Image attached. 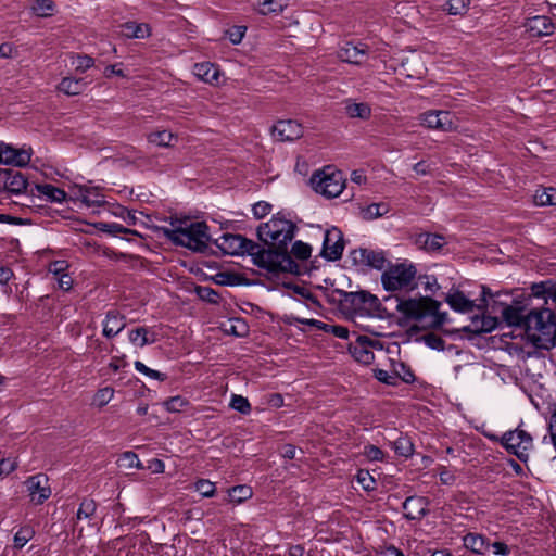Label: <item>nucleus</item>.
<instances>
[{"label": "nucleus", "mask_w": 556, "mask_h": 556, "mask_svg": "<svg viewBox=\"0 0 556 556\" xmlns=\"http://www.w3.org/2000/svg\"><path fill=\"white\" fill-rule=\"evenodd\" d=\"M212 243L223 255H240L247 253L252 257L254 265L271 274H300V265L288 254L265 250V248L256 242L245 239L240 235L226 232L216 238L211 236V244Z\"/></svg>", "instance_id": "1"}, {"label": "nucleus", "mask_w": 556, "mask_h": 556, "mask_svg": "<svg viewBox=\"0 0 556 556\" xmlns=\"http://www.w3.org/2000/svg\"><path fill=\"white\" fill-rule=\"evenodd\" d=\"M161 231L174 244L186 247L194 252H203L207 248L208 235L204 222L170 218L169 225L162 227Z\"/></svg>", "instance_id": "2"}, {"label": "nucleus", "mask_w": 556, "mask_h": 556, "mask_svg": "<svg viewBox=\"0 0 556 556\" xmlns=\"http://www.w3.org/2000/svg\"><path fill=\"white\" fill-rule=\"evenodd\" d=\"M396 309L407 319L419 323L422 327L439 328L447 319L446 313H441V303L429 296L419 299H395Z\"/></svg>", "instance_id": "3"}, {"label": "nucleus", "mask_w": 556, "mask_h": 556, "mask_svg": "<svg viewBox=\"0 0 556 556\" xmlns=\"http://www.w3.org/2000/svg\"><path fill=\"white\" fill-rule=\"evenodd\" d=\"M525 332L538 346L546 348L556 339V316L548 308L527 313Z\"/></svg>", "instance_id": "4"}, {"label": "nucleus", "mask_w": 556, "mask_h": 556, "mask_svg": "<svg viewBox=\"0 0 556 556\" xmlns=\"http://www.w3.org/2000/svg\"><path fill=\"white\" fill-rule=\"evenodd\" d=\"M294 231L295 225L291 220L274 216L257 228V236L260 240L269 245L267 250L286 253L292 258L287 251V244L293 239Z\"/></svg>", "instance_id": "5"}, {"label": "nucleus", "mask_w": 556, "mask_h": 556, "mask_svg": "<svg viewBox=\"0 0 556 556\" xmlns=\"http://www.w3.org/2000/svg\"><path fill=\"white\" fill-rule=\"evenodd\" d=\"M417 268L407 261L390 264L381 275V283L387 291L414 290Z\"/></svg>", "instance_id": "6"}, {"label": "nucleus", "mask_w": 556, "mask_h": 556, "mask_svg": "<svg viewBox=\"0 0 556 556\" xmlns=\"http://www.w3.org/2000/svg\"><path fill=\"white\" fill-rule=\"evenodd\" d=\"M312 186L317 193L326 198H336L340 195L345 187L343 174L331 167H326L316 172L311 178Z\"/></svg>", "instance_id": "7"}, {"label": "nucleus", "mask_w": 556, "mask_h": 556, "mask_svg": "<svg viewBox=\"0 0 556 556\" xmlns=\"http://www.w3.org/2000/svg\"><path fill=\"white\" fill-rule=\"evenodd\" d=\"M502 443L506 450L516 455L521 462H527L529 451L532 448V437L525 430L517 428L504 433Z\"/></svg>", "instance_id": "8"}, {"label": "nucleus", "mask_w": 556, "mask_h": 556, "mask_svg": "<svg viewBox=\"0 0 556 556\" xmlns=\"http://www.w3.org/2000/svg\"><path fill=\"white\" fill-rule=\"evenodd\" d=\"M421 125L430 129L453 131L458 128V118L450 111H428L420 115Z\"/></svg>", "instance_id": "9"}, {"label": "nucleus", "mask_w": 556, "mask_h": 556, "mask_svg": "<svg viewBox=\"0 0 556 556\" xmlns=\"http://www.w3.org/2000/svg\"><path fill=\"white\" fill-rule=\"evenodd\" d=\"M26 491L30 502L35 505L45 503L51 496L49 479L43 473L30 476L25 481Z\"/></svg>", "instance_id": "10"}, {"label": "nucleus", "mask_w": 556, "mask_h": 556, "mask_svg": "<svg viewBox=\"0 0 556 556\" xmlns=\"http://www.w3.org/2000/svg\"><path fill=\"white\" fill-rule=\"evenodd\" d=\"M344 249L343 235L337 227L324 232L321 255L329 261L341 258Z\"/></svg>", "instance_id": "11"}, {"label": "nucleus", "mask_w": 556, "mask_h": 556, "mask_svg": "<svg viewBox=\"0 0 556 556\" xmlns=\"http://www.w3.org/2000/svg\"><path fill=\"white\" fill-rule=\"evenodd\" d=\"M253 495L252 488L245 484L235 485L225 491H218L214 482H211V498L217 497L223 502L231 504H241L251 498Z\"/></svg>", "instance_id": "12"}, {"label": "nucleus", "mask_w": 556, "mask_h": 556, "mask_svg": "<svg viewBox=\"0 0 556 556\" xmlns=\"http://www.w3.org/2000/svg\"><path fill=\"white\" fill-rule=\"evenodd\" d=\"M344 295L345 301L350 302L354 308H366L370 314L381 316V303L376 295L367 291L346 292Z\"/></svg>", "instance_id": "13"}, {"label": "nucleus", "mask_w": 556, "mask_h": 556, "mask_svg": "<svg viewBox=\"0 0 556 556\" xmlns=\"http://www.w3.org/2000/svg\"><path fill=\"white\" fill-rule=\"evenodd\" d=\"M351 258L356 265H365L378 270H381L388 264L386 254L383 251H376L370 249H356L352 251Z\"/></svg>", "instance_id": "14"}, {"label": "nucleus", "mask_w": 556, "mask_h": 556, "mask_svg": "<svg viewBox=\"0 0 556 556\" xmlns=\"http://www.w3.org/2000/svg\"><path fill=\"white\" fill-rule=\"evenodd\" d=\"M27 179L24 175L13 168L0 169V188L13 194H21L27 189Z\"/></svg>", "instance_id": "15"}, {"label": "nucleus", "mask_w": 556, "mask_h": 556, "mask_svg": "<svg viewBox=\"0 0 556 556\" xmlns=\"http://www.w3.org/2000/svg\"><path fill=\"white\" fill-rule=\"evenodd\" d=\"M275 139L279 141H293L303 136V127L295 121H278L271 129Z\"/></svg>", "instance_id": "16"}, {"label": "nucleus", "mask_w": 556, "mask_h": 556, "mask_svg": "<svg viewBox=\"0 0 556 556\" xmlns=\"http://www.w3.org/2000/svg\"><path fill=\"white\" fill-rule=\"evenodd\" d=\"M368 54V47L365 43L354 45L352 42L344 43L338 55L343 62H348L354 65H363Z\"/></svg>", "instance_id": "17"}, {"label": "nucleus", "mask_w": 556, "mask_h": 556, "mask_svg": "<svg viewBox=\"0 0 556 556\" xmlns=\"http://www.w3.org/2000/svg\"><path fill=\"white\" fill-rule=\"evenodd\" d=\"M523 27L532 37H544L554 34L555 25L548 16L536 15L528 18Z\"/></svg>", "instance_id": "18"}, {"label": "nucleus", "mask_w": 556, "mask_h": 556, "mask_svg": "<svg viewBox=\"0 0 556 556\" xmlns=\"http://www.w3.org/2000/svg\"><path fill=\"white\" fill-rule=\"evenodd\" d=\"M428 498L424 496H408L403 503L404 516L408 520H421L428 514Z\"/></svg>", "instance_id": "19"}, {"label": "nucleus", "mask_w": 556, "mask_h": 556, "mask_svg": "<svg viewBox=\"0 0 556 556\" xmlns=\"http://www.w3.org/2000/svg\"><path fill=\"white\" fill-rule=\"evenodd\" d=\"M30 161V152L26 149H16L2 143L0 164L25 166Z\"/></svg>", "instance_id": "20"}, {"label": "nucleus", "mask_w": 556, "mask_h": 556, "mask_svg": "<svg viewBox=\"0 0 556 556\" xmlns=\"http://www.w3.org/2000/svg\"><path fill=\"white\" fill-rule=\"evenodd\" d=\"M523 391L529 395L531 403L536 409L551 405L554 402L553 395L544 388V384H527Z\"/></svg>", "instance_id": "21"}, {"label": "nucleus", "mask_w": 556, "mask_h": 556, "mask_svg": "<svg viewBox=\"0 0 556 556\" xmlns=\"http://www.w3.org/2000/svg\"><path fill=\"white\" fill-rule=\"evenodd\" d=\"M211 324L215 325L211 327V331L219 330L223 333L236 337H242L247 332V325L239 318H226L220 321H213L211 319Z\"/></svg>", "instance_id": "22"}, {"label": "nucleus", "mask_w": 556, "mask_h": 556, "mask_svg": "<svg viewBox=\"0 0 556 556\" xmlns=\"http://www.w3.org/2000/svg\"><path fill=\"white\" fill-rule=\"evenodd\" d=\"M502 317L507 326H515L525 330L527 313L523 306L519 304L507 305L502 309Z\"/></svg>", "instance_id": "23"}, {"label": "nucleus", "mask_w": 556, "mask_h": 556, "mask_svg": "<svg viewBox=\"0 0 556 556\" xmlns=\"http://www.w3.org/2000/svg\"><path fill=\"white\" fill-rule=\"evenodd\" d=\"M125 317L116 311H109L103 320V336L112 338L125 328Z\"/></svg>", "instance_id": "24"}, {"label": "nucleus", "mask_w": 556, "mask_h": 556, "mask_svg": "<svg viewBox=\"0 0 556 556\" xmlns=\"http://www.w3.org/2000/svg\"><path fill=\"white\" fill-rule=\"evenodd\" d=\"M128 339L135 346L142 348L148 344H152L157 340L155 330L148 327H138L129 330Z\"/></svg>", "instance_id": "25"}, {"label": "nucleus", "mask_w": 556, "mask_h": 556, "mask_svg": "<svg viewBox=\"0 0 556 556\" xmlns=\"http://www.w3.org/2000/svg\"><path fill=\"white\" fill-rule=\"evenodd\" d=\"M415 242L420 249L427 252H439L446 243L443 236L429 232L419 233Z\"/></svg>", "instance_id": "26"}, {"label": "nucleus", "mask_w": 556, "mask_h": 556, "mask_svg": "<svg viewBox=\"0 0 556 556\" xmlns=\"http://www.w3.org/2000/svg\"><path fill=\"white\" fill-rule=\"evenodd\" d=\"M463 544L467 549L477 555H484L490 548L488 538L473 532H469L463 538Z\"/></svg>", "instance_id": "27"}, {"label": "nucleus", "mask_w": 556, "mask_h": 556, "mask_svg": "<svg viewBox=\"0 0 556 556\" xmlns=\"http://www.w3.org/2000/svg\"><path fill=\"white\" fill-rule=\"evenodd\" d=\"M445 301L448 303L451 308L459 313H470L476 306L473 301L467 299L460 291L447 294Z\"/></svg>", "instance_id": "28"}, {"label": "nucleus", "mask_w": 556, "mask_h": 556, "mask_svg": "<svg viewBox=\"0 0 556 556\" xmlns=\"http://www.w3.org/2000/svg\"><path fill=\"white\" fill-rule=\"evenodd\" d=\"M87 86L88 83L85 78L65 77L60 83L59 89L67 96H76L81 93Z\"/></svg>", "instance_id": "29"}, {"label": "nucleus", "mask_w": 556, "mask_h": 556, "mask_svg": "<svg viewBox=\"0 0 556 556\" xmlns=\"http://www.w3.org/2000/svg\"><path fill=\"white\" fill-rule=\"evenodd\" d=\"M345 113L351 118L368 119L371 116V108L365 102L345 101Z\"/></svg>", "instance_id": "30"}, {"label": "nucleus", "mask_w": 556, "mask_h": 556, "mask_svg": "<svg viewBox=\"0 0 556 556\" xmlns=\"http://www.w3.org/2000/svg\"><path fill=\"white\" fill-rule=\"evenodd\" d=\"M498 325V318L490 315L475 316L471 320L472 331L491 332Z\"/></svg>", "instance_id": "31"}, {"label": "nucleus", "mask_w": 556, "mask_h": 556, "mask_svg": "<svg viewBox=\"0 0 556 556\" xmlns=\"http://www.w3.org/2000/svg\"><path fill=\"white\" fill-rule=\"evenodd\" d=\"M35 188L39 194L45 195L46 199L51 202L61 203L66 198V193L64 190L50 184H39L36 185Z\"/></svg>", "instance_id": "32"}, {"label": "nucleus", "mask_w": 556, "mask_h": 556, "mask_svg": "<svg viewBox=\"0 0 556 556\" xmlns=\"http://www.w3.org/2000/svg\"><path fill=\"white\" fill-rule=\"evenodd\" d=\"M55 8L53 0H33L29 10L38 17H50L54 14Z\"/></svg>", "instance_id": "33"}, {"label": "nucleus", "mask_w": 556, "mask_h": 556, "mask_svg": "<svg viewBox=\"0 0 556 556\" xmlns=\"http://www.w3.org/2000/svg\"><path fill=\"white\" fill-rule=\"evenodd\" d=\"M122 28L124 35L128 38L143 39L150 35V27L146 23L127 22L122 25Z\"/></svg>", "instance_id": "34"}, {"label": "nucleus", "mask_w": 556, "mask_h": 556, "mask_svg": "<svg viewBox=\"0 0 556 556\" xmlns=\"http://www.w3.org/2000/svg\"><path fill=\"white\" fill-rule=\"evenodd\" d=\"M288 7V0H262L258 2L257 11L260 14H278Z\"/></svg>", "instance_id": "35"}, {"label": "nucleus", "mask_w": 556, "mask_h": 556, "mask_svg": "<svg viewBox=\"0 0 556 556\" xmlns=\"http://www.w3.org/2000/svg\"><path fill=\"white\" fill-rule=\"evenodd\" d=\"M471 0H447L442 10L450 15L464 16L469 10Z\"/></svg>", "instance_id": "36"}, {"label": "nucleus", "mask_w": 556, "mask_h": 556, "mask_svg": "<svg viewBox=\"0 0 556 556\" xmlns=\"http://www.w3.org/2000/svg\"><path fill=\"white\" fill-rule=\"evenodd\" d=\"M389 211L390 206L388 203H371L362 210V217L365 220H372L386 215L387 213H389Z\"/></svg>", "instance_id": "37"}, {"label": "nucleus", "mask_w": 556, "mask_h": 556, "mask_svg": "<svg viewBox=\"0 0 556 556\" xmlns=\"http://www.w3.org/2000/svg\"><path fill=\"white\" fill-rule=\"evenodd\" d=\"M533 200L535 205L545 206V205H555L556 204V189L555 188H543L538 189L535 194L533 195Z\"/></svg>", "instance_id": "38"}, {"label": "nucleus", "mask_w": 556, "mask_h": 556, "mask_svg": "<svg viewBox=\"0 0 556 556\" xmlns=\"http://www.w3.org/2000/svg\"><path fill=\"white\" fill-rule=\"evenodd\" d=\"M392 378H399L402 382H414L415 376L410 368L402 362H394L391 369Z\"/></svg>", "instance_id": "39"}, {"label": "nucleus", "mask_w": 556, "mask_h": 556, "mask_svg": "<svg viewBox=\"0 0 556 556\" xmlns=\"http://www.w3.org/2000/svg\"><path fill=\"white\" fill-rule=\"evenodd\" d=\"M35 535V531L29 526L21 527L14 534V548L22 549Z\"/></svg>", "instance_id": "40"}, {"label": "nucleus", "mask_w": 556, "mask_h": 556, "mask_svg": "<svg viewBox=\"0 0 556 556\" xmlns=\"http://www.w3.org/2000/svg\"><path fill=\"white\" fill-rule=\"evenodd\" d=\"M174 139L175 135L168 130L151 132L148 136V141L159 147H170Z\"/></svg>", "instance_id": "41"}, {"label": "nucleus", "mask_w": 556, "mask_h": 556, "mask_svg": "<svg viewBox=\"0 0 556 556\" xmlns=\"http://www.w3.org/2000/svg\"><path fill=\"white\" fill-rule=\"evenodd\" d=\"M97 510L96 502L91 498H84L76 514V520L91 519Z\"/></svg>", "instance_id": "42"}, {"label": "nucleus", "mask_w": 556, "mask_h": 556, "mask_svg": "<svg viewBox=\"0 0 556 556\" xmlns=\"http://www.w3.org/2000/svg\"><path fill=\"white\" fill-rule=\"evenodd\" d=\"M135 369L149 380L164 381L167 379V376L165 374L146 366L140 361L135 362Z\"/></svg>", "instance_id": "43"}, {"label": "nucleus", "mask_w": 556, "mask_h": 556, "mask_svg": "<svg viewBox=\"0 0 556 556\" xmlns=\"http://www.w3.org/2000/svg\"><path fill=\"white\" fill-rule=\"evenodd\" d=\"M117 465L124 469L142 468L141 462L134 452L123 453L117 459Z\"/></svg>", "instance_id": "44"}, {"label": "nucleus", "mask_w": 556, "mask_h": 556, "mask_svg": "<svg viewBox=\"0 0 556 556\" xmlns=\"http://www.w3.org/2000/svg\"><path fill=\"white\" fill-rule=\"evenodd\" d=\"M394 451L397 455L407 458L413 455L414 445L408 438L400 437L394 442Z\"/></svg>", "instance_id": "45"}, {"label": "nucleus", "mask_w": 556, "mask_h": 556, "mask_svg": "<svg viewBox=\"0 0 556 556\" xmlns=\"http://www.w3.org/2000/svg\"><path fill=\"white\" fill-rule=\"evenodd\" d=\"M229 406L242 415H249L251 413V404L248 399L242 395L232 394Z\"/></svg>", "instance_id": "46"}, {"label": "nucleus", "mask_w": 556, "mask_h": 556, "mask_svg": "<svg viewBox=\"0 0 556 556\" xmlns=\"http://www.w3.org/2000/svg\"><path fill=\"white\" fill-rule=\"evenodd\" d=\"M312 248L302 241H295L291 249V254L298 260L304 261L311 256Z\"/></svg>", "instance_id": "47"}, {"label": "nucleus", "mask_w": 556, "mask_h": 556, "mask_svg": "<svg viewBox=\"0 0 556 556\" xmlns=\"http://www.w3.org/2000/svg\"><path fill=\"white\" fill-rule=\"evenodd\" d=\"M114 390L110 387H105L103 389H100L92 400V405L102 407L106 405L111 399L113 397Z\"/></svg>", "instance_id": "48"}, {"label": "nucleus", "mask_w": 556, "mask_h": 556, "mask_svg": "<svg viewBox=\"0 0 556 556\" xmlns=\"http://www.w3.org/2000/svg\"><path fill=\"white\" fill-rule=\"evenodd\" d=\"M81 200L88 206H100L104 203L103 197L97 190H85L81 192Z\"/></svg>", "instance_id": "49"}, {"label": "nucleus", "mask_w": 556, "mask_h": 556, "mask_svg": "<svg viewBox=\"0 0 556 556\" xmlns=\"http://www.w3.org/2000/svg\"><path fill=\"white\" fill-rule=\"evenodd\" d=\"M356 480L365 491H372L376 489V480L367 470H358Z\"/></svg>", "instance_id": "50"}, {"label": "nucleus", "mask_w": 556, "mask_h": 556, "mask_svg": "<svg viewBox=\"0 0 556 556\" xmlns=\"http://www.w3.org/2000/svg\"><path fill=\"white\" fill-rule=\"evenodd\" d=\"M245 26H232L225 31V37L232 43L238 45L242 41L245 35Z\"/></svg>", "instance_id": "51"}, {"label": "nucleus", "mask_w": 556, "mask_h": 556, "mask_svg": "<svg viewBox=\"0 0 556 556\" xmlns=\"http://www.w3.org/2000/svg\"><path fill=\"white\" fill-rule=\"evenodd\" d=\"M73 64L75 65V70L77 72L84 73L94 65V60H93V58H91L87 54L77 55L75 58V61L73 62Z\"/></svg>", "instance_id": "52"}, {"label": "nucleus", "mask_w": 556, "mask_h": 556, "mask_svg": "<svg viewBox=\"0 0 556 556\" xmlns=\"http://www.w3.org/2000/svg\"><path fill=\"white\" fill-rule=\"evenodd\" d=\"M535 288H538L535 291L536 296L543 295L545 299H551L556 304V282L548 286L542 283Z\"/></svg>", "instance_id": "53"}, {"label": "nucleus", "mask_w": 556, "mask_h": 556, "mask_svg": "<svg viewBox=\"0 0 556 556\" xmlns=\"http://www.w3.org/2000/svg\"><path fill=\"white\" fill-rule=\"evenodd\" d=\"M211 280L220 286H235L238 283V277L227 273L216 274L214 277H211Z\"/></svg>", "instance_id": "54"}, {"label": "nucleus", "mask_w": 556, "mask_h": 556, "mask_svg": "<svg viewBox=\"0 0 556 556\" xmlns=\"http://www.w3.org/2000/svg\"><path fill=\"white\" fill-rule=\"evenodd\" d=\"M353 356L355 359L363 364H369L374 359L372 352L368 351L367 349L363 346H355L353 349Z\"/></svg>", "instance_id": "55"}, {"label": "nucleus", "mask_w": 556, "mask_h": 556, "mask_svg": "<svg viewBox=\"0 0 556 556\" xmlns=\"http://www.w3.org/2000/svg\"><path fill=\"white\" fill-rule=\"evenodd\" d=\"M425 343L433 350H443L444 341L441 337L434 333H428L424 336Z\"/></svg>", "instance_id": "56"}, {"label": "nucleus", "mask_w": 556, "mask_h": 556, "mask_svg": "<svg viewBox=\"0 0 556 556\" xmlns=\"http://www.w3.org/2000/svg\"><path fill=\"white\" fill-rule=\"evenodd\" d=\"M270 210H271V205L264 201L255 203L252 207L253 215L257 219H261V218L267 216L270 213Z\"/></svg>", "instance_id": "57"}, {"label": "nucleus", "mask_w": 556, "mask_h": 556, "mask_svg": "<svg viewBox=\"0 0 556 556\" xmlns=\"http://www.w3.org/2000/svg\"><path fill=\"white\" fill-rule=\"evenodd\" d=\"M165 407L169 412H180L186 405V401L180 396H174L164 403Z\"/></svg>", "instance_id": "58"}, {"label": "nucleus", "mask_w": 556, "mask_h": 556, "mask_svg": "<svg viewBox=\"0 0 556 556\" xmlns=\"http://www.w3.org/2000/svg\"><path fill=\"white\" fill-rule=\"evenodd\" d=\"M67 267H68V265L65 261H54V262L50 263L48 270L54 277H58L60 275L65 274V270L67 269Z\"/></svg>", "instance_id": "59"}, {"label": "nucleus", "mask_w": 556, "mask_h": 556, "mask_svg": "<svg viewBox=\"0 0 556 556\" xmlns=\"http://www.w3.org/2000/svg\"><path fill=\"white\" fill-rule=\"evenodd\" d=\"M17 467V462L15 459L7 458L0 462V475H10Z\"/></svg>", "instance_id": "60"}, {"label": "nucleus", "mask_w": 556, "mask_h": 556, "mask_svg": "<svg viewBox=\"0 0 556 556\" xmlns=\"http://www.w3.org/2000/svg\"><path fill=\"white\" fill-rule=\"evenodd\" d=\"M490 547H492L495 555L508 556L510 554V547L504 542L496 541L490 544Z\"/></svg>", "instance_id": "61"}, {"label": "nucleus", "mask_w": 556, "mask_h": 556, "mask_svg": "<svg viewBox=\"0 0 556 556\" xmlns=\"http://www.w3.org/2000/svg\"><path fill=\"white\" fill-rule=\"evenodd\" d=\"M193 74L203 81H207L208 65L206 63H197L193 66Z\"/></svg>", "instance_id": "62"}, {"label": "nucleus", "mask_w": 556, "mask_h": 556, "mask_svg": "<svg viewBox=\"0 0 556 556\" xmlns=\"http://www.w3.org/2000/svg\"><path fill=\"white\" fill-rule=\"evenodd\" d=\"M58 279V283H59V288L67 291L72 288L73 286V280L72 278L65 273L63 275H60L58 277H55Z\"/></svg>", "instance_id": "63"}, {"label": "nucleus", "mask_w": 556, "mask_h": 556, "mask_svg": "<svg viewBox=\"0 0 556 556\" xmlns=\"http://www.w3.org/2000/svg\"><path fill=\"white\" fill-rule=\"evenodd\" d=\"M378 556H406V555H404V553L401 549H399L397 547L390 545V546L384 547L378 554Z\"/></svg>", "instance_id": "64"}]
</instances>
